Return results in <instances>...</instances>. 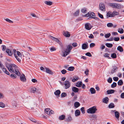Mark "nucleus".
<instances>
[{"instance_id": "nucleus-1", "label": "nucleus", "mask_w": 124, "mask_h": 124, "mask_svg": "<svg viewBox=\"0 0 124 124\" xmlns=\"http://www.w3.org/2000/svg\"><path fill=\"white\" fill-rule=\"evenodd\" d=\"M8 66H6L10 72L11 73H14V70L16 69L17 66L14 64H8Z\"/></svg>"}, {"instance_id": "nucleus-2", "label": "nucleus", "mask_w": 124, "mask_h": 124, "mask_svg": "<svg viewBox=\"0 0 124 124\" xmlns=\"http://www.w3.org/2000/svg\"><path fill=\"white\" fill-rule=\"evenodd\" d=\"M97 109L95 106L89 108L87 110V112L89 114H94L96 112Z\"/></svg>"}, {"instance_id": "nucleus-3", "label": "nucleus", "mask_w": 124, "mask_h": 124, "mask_svg": "<svg viewBox=\"0 0 124 124\" xmlns=\"http://www.w3.org/2000/svg\"><path fill=\"white\" fill-rule=\"evenodd\" d=\"M110 5L113 8H121L120 5L117 3H111L110 4Z\"/></svg>"}, {"instance_id": "nucleus-4", "label": "nucleus", "mask_w": 124, "mask_h": 124, "mask_svg": "<svg viewBox=\"0 0 124 124\" xmlns=\"http://www.w3.org/2000/svg\"><path fill=\"white\" fill-rule=\"evenodd\" d=\"M99 9L100 10L102 11H105L106 9L104 4L101 3L99 5Z\"/></svg>"}, {"instance_id": "nucleus-5", "label": "nucleus", "mask_w": 124, "mask_h": 124, "mask_svg": "<svg viewBox=\"0 0 124 124\" xmlns=\"http://www.w3.org/2000/svg\"><path fill=\"white\" fill-rule=\"evenodd\" d=\"M65 88V89H67L71 85V83L68 81L66 80L64 83Z\"/></svg>"}, {"instance_id": "nucleus-6", "label": "nucleus", "mask_w": 124, "mask_h": 124, "mask_svg": "<svg viewBox=\"0 0 124 124\" xmlns=\"http://www.w3.org/2000/svg\"><path fill=\"white\" fill-rule=\"evenodd\" d=\"M85 28L88 30H90L92 28L91 24L89 23H87L85 25Z\"/></svg>"}, {"instance_id": "nucleus-7", "label": "nucleus", "mask_w": 124, "mask_h": 124, "mask_svg": "<svg viewBox=\"0 0 124 124\" xmlns=\"http://www.w3.org/2000/svg\"><path fill=\"white\" fill-rule=\"evenodd\" d=\"M72 48V46L71 45H69L67 46V48L65 51L67 53L69 54Z\"/></svg>"}, {"instance_id": "nucleus-8", "label": "nucleus", "mask_w": 124, "mask_h": 124, "mask_svg": "<svg viewBox=\"0 0 124 124\" xmlns=\"http://www.w3.org/2000/svg\"><path fill=\"white\" fill-rule=\"evenodd\" d=\"M72 120V118L70 115H68L65 121L66 122H71Z\"/></svg>"}, {"instance_id": "nucleus-9", "label": "nucleus", "mask_w": 124, "mask_h": 124, "mask_svg": "<svg viewBox=\"0 0 124 124\" xmlns=\"http://www.w3.org/2000/svg\"><path fill=\"white\" fill-rule=\"evenodd\" d=\"M20 80L22 82H25L26 81V79L24 74H22L20 77Z\"/></svg>"}, {"instance_id": "nucleus-10", "label": "nucleus", "mask_w": 124, "mask_h": 124, "mask_svg": "<svg viewBox=\"0 0 124 124\" xmlns=\"http://www.w3.org/2000/svg\"><path fill=\"white\" fill-rule=\"evenodd\" d=\"M95 14L93 12H91L90 13H88L87 14L84 15V17H88L89 16H94Z\"/></svg>"}, {"instance_id": "nucleus-11", "label": "nucleus", "mask_w": 124, "mask_h": 124, "mask_svg": "<svg viewBox=\"0 0 124 124\" xmlns=\"http://www.w3.org/2000/svg\"><path fill=\"white\" fill-rule=\"evenodd\" d=\"M107 18L109 17H113L112 12L110 11L108 12L107 14Z\"/></svg>"}, {"instance_id": "nucleus-12", "label": "nucleus", "mask_w": 124, "mask_h": 124, "mask_svg": "<svg viewBox=\"0 0 124 124\" xmlns=\"http://www.w3.org/2000/svg\"><path fill=\"white\" fill-rule=\"evenodd\" d=\"M46 70L45 71L47 73L51 75H53V72L49 69L48 68H46Z\"/></svg>"}, {"instance_id": "nucleus-13", "label": "nucleus", "mask_w": 124, "mask_h": 124, "mask_svg": "<svg viewBox=\"0 0 124 124\" xmlns=\"http://www.w3.org/2000/svg\"><path fill=\"white\" fill-rule=\"evenodd\" d=\"M63 35L66 37H69L70 36V33L68 31H64Z\"/></svg>"}, {"instance_id": "nucleus-14", "label": "nucleus", "mask_w": 124, "mask_h": 124, "mask_svg": "<svg viewBox=\"0 0 124 124\" xmlns=\"http://www.w3.org/2000/svg\"><path fill=\"white\" fill-rule=\"evenodd\" d=\"M49 37L53 40L54 41L57 42L58 43L60 42V41L59 39L52 36H49Z\"/></svg>"}, {"instance_id": "nucleus-15", "label": "nucleus", "mask_w": 124, "mask_h": 124, "mask_svg": "<svg viewBox=\"0 0 124 124\" xmlns=\"http://www.w3.org/2000/svg\"><path fill=\"white\" fill-rule=\"evenodd\" d=\"M88 43L87 42L86 43L83 44L82 46V49H85L88 48Z\"/></svg>"}, {"instance_id": "nucleus-16", "label": "nucleus", "mask_w": 124, "mask_h": 124, "mask_svg": "<svg viewBox=\"0 0 124 124\" xmlns=\"http://www.w3.org/2000/svg\"><path fill=\"white\" fill-rule=\"evenodd\" d=\"M61 93V91L59 90H57L54 92V94L58 97L60 96V94Z\"/></svg>"}, {"instance_id": "nucleus-17", "label": "nucleus", "mask_w": 124, "mask_h": 124, "mask_svg": "<svg viewBox=\"0 0 124 124\" xmlns=\"http://www.w3.org/2000/svg\"><path fill=\"white\" fill-rule=\"evenodd\" d=\"M109 98L108 97L104 98L103 100V102L104 103L107 104L108 102Z\"/></svg>"}, {"instance_id": "nucleus-18", "label": "nucleus", "mask_w": 124, "mask_h": 124, "mask_svg": "<svg viewBox=\"0 0 124 124\" xmlns=\"http://www.w3.org/2000/svg\"><path fill=\"white\" fill-rule=\"evenodd\" d=\"M72 90L73 92L76 93L78 92L79 89L78 88L76 87H73L72 88Z\"/></svg>"}, {"instance_id": "nucleus-19", "label": "nucleus", "mask_w": 124, "mask_h": 124, "mask_svg": "<svg viewBox=\"0 0 124 124\" xmlns=\"http://www.w3.org/2000/svg\"><path fill=\"white\" fill-rule=\"evenodd\" d=\"M80 111L78 110H77L75 112V116H78L80 114Z\"/></svg>"}, {"instance_id": "nucleus-20", "label": "nucleus", "mask_w": 124, "mask_h": 124, "mask_svg": "<svg viewBox=\"0 0 124 124\" xmlns=\"http://www.w3.org/2000/svg\"><path fill=\"white\" fill-rule=\"evenodd\" d=\"M6 53H8L9 56H11L13 54V53L9 49H7L6 50Z\"/></svg>"}, {"instance_id": "nucleus-21", "label": "nucleus", "mask_w": 124, "mask_h": 124, "mask_svg": "<svg viewBox=\"0 0 124 124\" xmlns=\"http://www.w3.org/2000/svg\"><path fill=\"white\" fill-rule=\"evenodd\" d=\"M114 92L115 90H109L107 91V94H108L113 93Z\"/></svg>"}, {"instance_id": "nucleus-22", "label": "nucleus", "mask_w": 124, "mask_h": 124, "mask_svg": "<svg viewBox=\"0 0 124 124\" xmlns=\"http://www.w3.org/2000/svg\"><path fill=\"white\" fill-rule=\"evenodd\" d=\"M74 106L75 108H77L80 106V103L78 102H76L74 103Z\"/></svg>"}, {"instance_id": "nucleus-23", "label": "nucleus", "mask_w": 124, "mask_h": 124, "mask_svg": "<svg viewBox=\"0 0 124 124\" xmlns=\"http://www.w3.org/2000/svg\"><path fill=\"white\" fill-rule=\"evenodd\" d=\"M65 118V116L64 115H62L59 116V119L60 120H64Z\"/></svg>"}, {"instance_id": "nucleus-24", "label": "nucleus", "mask_w": 124, "mask_h": 124, "mask_svg": "<svg viewBox=\"0 0 124 124\" xmlns=\"http://www.w3.org/2000/svg\"><path fill=\"white\" fill-rule=\"evenodd\" d=\"M90 91L91 92L92 94L95 93L96 92L95 89L93 88H91L90 89Z\"/></svg>"}, {"instance_id": "nucleus-25", "label": "nucleus", "mask_w": 124, "mask_h": 124, "mask_svg": "<svg viewBox=\"0 0 124 124\" xmlns=\"http://www.w3.org/2000/svg\"><path fill=\"white\" fill-rule=\"evenodd\" d=\"M82 82H78L77 83L76 86L78 87H80L82 85Z\"/></svg>"}, {"instance_id": "nucleus-26", "label": "nucleus", "mask_w": 124, "mask_h": 124, "mask_svg": "<svg viewBox=\"0 0 124 124\" xmlns=\"http://www.w3.org/2000/svg\"><path fill=\"white\" fill-rule=\"evenodd\" d=\"M12 104L13 108H16L17 105L16 102L15 101H12Z\"/></svg>"}, {"instance_id": "nucleus-27", "label": "nucleus", "mask_w": 124, "mask_h": 124, "mask_svg": "<svg viewBox=\"0 0 124 124\" xmlns=\"http://www.w3.org/2000/svg\"><path fill=\"white\" fill-rule=\"evenodd\" d=\"M117 49L119 51L121 52H123V49L122 47L120 46H118L117 48Z\"/></svg>"}, {"instance_id": "nucleus-28", "label": "nucleus", "mask_w": 124, "mask_h": 124, "mask_svg": "<svg viewBox=\"0 0 124 124\" xmlns=\"http://www.w3.org/2000/svg\"><path fill=\"white\" fill-rule=\"evenodd\" d=\"M75 68L73 66H70L67 69V70L69 71H72L74 70Z\"/></svg>"}, {"instance_id": "nucleus-29", "label": "nucleus", "mask_w": 124, "mask_h": 124, "mask_svg": "<svg viewBox=\"0 0 124 124\" xmlns=\"http://www.w3.org/2000/svg\"><path fill=\"white\" fill-rule=\"evenodd\" d=\"M108 107L109 108H113L115 107L114 104L113 103H111L109 105Z\"/></svg>"}, {"instance_id": "nucleus-30", "label": "nucleus", "mask_w": 124, "mask_h": 124, "mask_svg": "<svg viewBox=\"0 0 124 124\" xmlns=\"http://www.w3.org/2000/svg\"><path fill=\"white\" fill-rule=\"evenodd\" d=\"M105 45L107 47L109 48H111L113 46L112 44L109 43H106L105 44Z\"/></svg>"}, {"instance_id": "nucleus-31", "label": "nucleus", "mask_w": 124, "mask_h": 124, "mask_svg": "<svg viewBox=\"0 0 124 124\" xmlns=\"http://www.w3.org/2000/svg\"><path fill=\"white\" fill-rule=\"evenodd\" d=\"M115 116L117 119L119 118V113L117 111H116L115 112Z\"/></svg>"}, {"instance_id": "nucleus-32", "label": "nucleus", "mask_w": 124, "mask_h": 124, "mask_svg": "<svg viewBox=\"0 0 124 124\" xmlns=\"http://www.w3.org/2000/svg\"><path fill=\"white\" fill-rule=\"evenodd\" d=\"M10 77L13 79L16 78V74H12L10 75Z\"/></svg>"}, {"instance_id": "nucleus-33", "label": "nucleus", "mask_w": 124, "mask_h": 124, "mask_svg": "<svg viewBox=\"0 0 124 124\" xmlns=\"http://www.w3.org/2000/svg\"><path fill=\"white\" fill-rule=\"evenodd\" d=\"M15 57L17 60V61L19 62H21V59H20V57H18L16 55H15Z\"/></svg>"}, {"instance_id": "nucleus-34", "label": "nucleus", "mask_w": 124, "mask_h": 124, "mask_svg": "<svg viewBox=\"0 0 124 124\" xmlns=\"http://www.w3.org/2000/svg\"><path fill=\"white\" fill-rule=\"evenodd\" d=\"M45 3L47 5L51 6L52 4V2L50 1H45Z\"/></svg>"}, {"instance_id": "nucleus-35", "label": "nucleus", "mask_w": 124, "mask_h": 124, "mask_svg": "<svg viewBox=\"0 0 124 124\" xmlns=\"http://www.w3.org/2000/svg\"><path fill=\"white\" fill-rule=\"evenodd\" d=\"M50 109L49 108H46L45 110V113L46 114L48 115H49L50 114L49 112H50Z\"/></svg>"}, {"instance_id": "nucleus-36", "label": "nucleus", "mask_w": 124, "mask_h": 124, "mask_svg": "<svg viewBox=\"0 0 124 124\" xmlns=\"http://www.w3.org/2000/svg\"><path fill=\"white\" fill-rule=\"evenodd\" d=\"M113 17H114L115 16L117 15H119V13L117 12L116 11H114L113 12Z\"/></svg>"}, {"instance_id": "nucleus-37", "label": "nucleus", "mask_w": 124, "mask_h": 124, "mask_svg": "<svg viewBox=\"0 0 124 124\" xmlns=\"http://www.w3.org/2000/svg\"><path fill=\"white\" fill-rule=\"evenodd\" d=\"M36 88L35 87H32L31 89V92L35 93L36 91Z\"/></svg>"}, {"instance_id": "nucleus-38", "label": "nucleus", "mask_w": 124, "mask_h": 124, "mask_svg": "<svg viewBox=\"0 0 124 124\" xmlns=\"http://www.w3.org/2000/svg\"><path fill=\"white\" fill-rule=\"evenodd\" d=\"M67 52H66L65 51L64 52H63V55H62L64 57H66L67 55L69 54L67 53Z\"/></svg>"}, {"instance_id": "nucleus-39", "label": "nucleus", "mask_w": 124, "mask_h": 124, "mask_svg": "<svg viewBox=\"0 0 124 124\" xmlns=\"http://www.w3.org/2000/svg\"><path fill=\"white\" fill-rule=\"evenodd\" d=\"M79 79V78L78 77H76L74 78L72 80V81L73 82H75L78 80Z\"/></svg>"}, {"instance_id": "nucleus-40", "label": "nucleus", "mask_w": 124, "mask_h": 124, "mask_svg": "<svg viewBox=\"0 0 124 124\" xmlns=\"http://www.w3.org/2000/svg\"><path fill=\"white\" fill-rule=\"evenodd\" d=\"M14 73L18 76H20L21 75V74L19 71L18 70H16V69L15 70Z\"/></svg>"}, {"instance_id": "nucleus-41", "label": "nucleus", "mask_w": 124, "mask_h": 124, "mask_svg": "<svg viewBox=\"0 0 124 124\" xmlns=\"http://www.w3.org/2000/svg\"><path fill=\"white\" fill-rule=\"evenodd\" d=\"M79 10H77L74 14V15L75 16H77L79 15Z\"/></svg>"}, {"instance_id": "nucleus-42", "label": "nucleus", "mask_w": 124, "mask_h": 124, "mask_svg": "<svg viewBox=\"0 0 124 124\" xmlns=\"http://www.w3.org/2000/svg\"><path fill=\"white\" fill-rule=\"evenodd\" d=\"M107 26L108 27H111L113 26V24L111 23H109L107 24Z\"/></svg>"}, {"instance_id": "nucleus-43", "label": "nucleus", "mask_w": 124, "mask_h": 124, "mask_svg": "<svg viewBox=\"0 0 124 124\" xmlns=\"http://www.w3.org/2000/svg\"><path fill=\"white\" fill-rule=\"evenodd\" d=\"M111 57L113 58H116V54L115 53L112 54H111Z\"/></svg>"}, {"instance_id": "nucleus-44", "label": "nucleus", "mask_w": 124, "mask_h": 124, "mask_svg": "<svg viewBox=\"0 0 124 124\" xmlns=\"http://www.w3.org/2000/svg\"><path fill=\"white\" fill-rule=\"evenodd\" d=\"M123 84V82L122 80H119L118 82V84L119 85H121Z\"/></svg>"}, {"instance_id": "nucleus-45", "label": "nucleus", "mask_w": 124, "mask_h": 124, "mask_svg": "<svg viewBox=\"0 0 124 124\" xmlns=\"http://www.w3.org/2000/svg\"><path fill=\"white\" fill-rule=\"evenodd\" d=\"M17 54L18 56L21 58V59L22 55L21 53L19 51H17Z\"/></svg>"}, {"instance_id": "nucleus-46", "label": "nucleus", "mask_w": 124, "mask_h": 124, "mask_svg": "<svg viewBox=\"0 0 124 124\" xmlns=\"http://www.w3.org/2000/svg\"><path fill=\"white\" fill-rule=\"evenodd\" d=\"M118 32L120 34H122L124 32V31L122 29H119L118 31Z\"/></svg>"}, {"instance_id": "nucleus-47", "label": "nucleus", "mask_w": 124, "mask_h": 124, "mask_svg": "<svg viewBox=\"0 0 124 124\" xmlns=\"http://www.w3.org/2000/svg\"><path fill=\"white\" fill-rule=\"evenodd\" d=\"M117 85L116 83L115 82H114L113 84L111 85V86L112 88H114L116 87Z\"/></svg>"}, {"instance_id": "nucleus-48", "label": "nucleus", "mask_w": 124, "mask_h": 124, "mask_svg": "<svg viewBox=\"0 0 124 124\" xmlns=\"http://www.w3.org/2000/svg\"><path fill=\"white\" fill-rule=\"evenodd\" d=\"M67 95V94L64 92H63L62 93L61 95V96L62 97H65Z\"/></svg>"}, {"instance_id": "nucleus-49", "label": "nucleus", "mask_w": 124, "mask_h": 124, "mask_svg": "<svg viewBox=\"0 0 124 124\" xmlns=\"http://www.w3.org/2000/svg\"><path fill=\"white\" fill-rule=\"evenodd\" d=\"M81 11L83 13H86V9L85 8L82 9L81 10Z\"/></svg>"}, {"instance_id": "nucleus-50", "label": "nucleus", "mask_w": 124, "mask_h": 124, "mask_svg": "<svg viewBox=\"0 0 124 124\" xmlns=\"http://www.w3.org/2000/svg\"><path fill=\"white\" fill-rule=\"evenodd\" d=\"M109 55L107 53H105L104 55V56L107 58H110L109 57Z\"/></svg>"}, {"instance_id": "nucleus-51", "label": "nucleus", "mask_w": 124, "mask_h": 124, "mask_svg": "<svg viewBox=\"0 0 124 124\" xmlns=\"http://www.w3.org/2000/svg\"><path fill=\"white\" fill-rule=\"evenodd\" d=\"M5 107V105L4 103L2 102H0V107L2 108H4Z\"/></svg>"}, {"instance_id": "nucleus-52", "label": "nucleus", "mask_w": 124, "mask_h": 124, "mask_svg": "<svg viewBox=\"0 0 124 124\" xmlns=\"http://www.w3.org/2000/svg\"><path fill=\"white\" fill-rule=\"evenodd\" d=\"M111 35V34L110 33H109L107 34H105V37L106 38H108Z\"/></svg>"}, {"instance_id": "nucleus-53", "label": "nucleus", "mask_w": 124, "mask_h": 124, "mask_svg": "<svg viewBox=\"0 0 124 124\" xmlns=\"http://www.w3.org/2000/svg\"><path fill=\"white\" fill-rule=\"evenodd\" d=\"M61 72L62 74H65L66 73L67 71L65 69H63L61 70Z\"/></svg>"}, {"instance_id": "nucleus-54", "label": "nucleus", "mask_w": 124, "mask_h": 124, "mask_svg": "<svg viewBox=\"0 0 124 124\" xmlns=\"http://www.w3.org/2000/svg\"><path fill=\"white\" fill-rule=\"evenodd\" d=\"M81 110L83 114H84L85 113V110L84 107H82L81 108Z\"/></svg>"}, {"instance_id": "nucleus-55", "label": "nucleus", "mask_w": 124, "mask_h": 124, "mask_svg": "<svg viewBox=\"0 0 124 124\" xmlns=\"http://www.w3.org/2000/svg\"><path fill=\"white\" fill-rule=\"evenodd\" d=\"M120 38L118 37H114V40L115 41H117L119 40Z\"/></svg>"}, {"instance_id": "nucleus-56", "label": "nucleus", "mask_w": 124, "mask_h": 124, "mask_svg": "<svg viewBox=\"0 0 124 124\" xmlns=\"http://www.w3.org/2000/svg\"><path fill=\"white\" fill-rule=\"evenodd\" d=\"M5 20L7 22H8L9 23H13V22L11 21V20H10L8 18H6L5 19Z\"/></svg>"}, {"instance_id": "nucleus-57", "label": "nucleus", "mask_w": 124, "mask_h": 124, "mask_svg": "<svg viewBox=\"0 0 124 124\" xmlns=\"http://www.w3.org/2000/svg\"><path fill=\"white\" fill-rule=\"evenodd\" d=\"M98 15L101 18V19H103V16L101 14L99 13H98Z\"/></svg>"}, {"instance_id": "nucleus-58", "label": "nucleus", "mask_w": 124, "mask_h": 124, "mask_svg": "<svg viewBox=\"0 0 124 124\" xmlns=\"http://www.w3.org/2000/svg\"><path fill=\"white\" fill-rule=\"evenodd\" d=\"M112 81V78H109L108 80V82L109 83H111Z\"/></svg>"}, {"instance_id": "nucleus-59", "label": "nucleus", "mask_w": 124, "mask_h": 124, "mask_svg": "<svg viewBox=\"0 0 124 124\" xmlns=\"http://www.w3.org/2000/svg\"><path fill=\"white\" fill-rule=\"evenodd\" d=\"M85 55L89 57H91L92 55L91 53L90 52H87L85 54Z\"/></svg>"}, {"instance_id": "nucleus-60", "label": "nucleus", "mask_w": 124, "mask_h": 124, "mask_svg": "<svg viewBox=\"0 0 124 124\" xmlns=\"http://www.w3.org/2000/svg\"><path fill=\"white\" fill-rule=\"evenodd\" d=\"M113 80L115 81H118V78L117 77H114L113 78Z\"/></svg>"}, {"instance_id": "nucleus-61", "label": "nucleus", "mask_w": 124, "mask_h": 124, "mask_svg": "<svg viewBox=\"0 0 124 124\" xmlns=\"http://www.w3.org/2000/svg\"><path fill=\"white\" fill-rule=\"evenodd\" d=\"M72 46L74 47H75L78 46V44L74 42L72 43Z\"/></svg>"}, {"instance_id": "nucleus-62", "label": "nucleus", "mask_w": 124, "mask_h": 124, "mask_svg": "<svg viewBox=\"0 0 124 124\" xmlns=\"http://www.w3.org/2000/svg\"><path fill=\"white\" fill-rule=\"evenodd\" d=\"M95 46V44L93 43H91L90 44V47H93Z\"/></svg>"}, {"instance_id": "nucleus-63", "label": "nucleus", "mask_w": 124, "mask_h": 124, "mask_svg": "<svg viewBox=\"0 0 124 124\" xmlns=\"http://www.w3.org/2000/svg\"><path fill=\"white\" fill-rule=\"evenodd\" d=\"M50 49L51 52L55 51L56 50V49L55 47H51Z\"/></svg>"}, {"instance_id": "nucleus-64", "label": "nucleus", "mask_w": 124, "mask_h": 124, "mask_svg": "<svg viewBox=\"0 0 124 124\" xmlns=\"http://www.w3.org/2000/svg\"><path fill=\"white\" fill-rule=\"evenodd\" d=\"M121 97L122 98H124V93H123L121 94Z\"/></svg>"}]
</instances>
